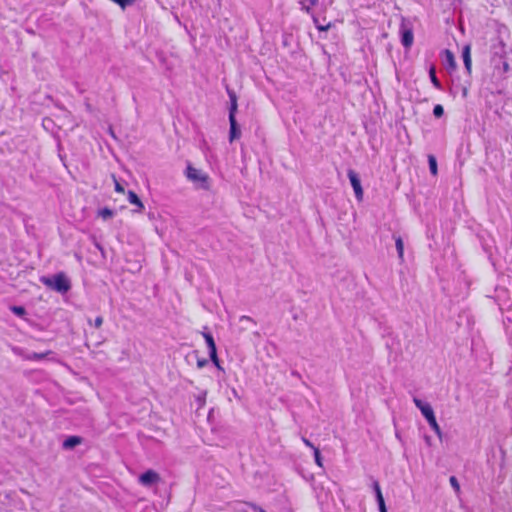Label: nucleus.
<instances>
[{"label": "nucleus", "instance_id": "obj_9", "mask_svg": "<svg viewBox=\"0 0 512 512\" xmlns=\"http://www.w3.org/2000/svg\"><path fill=\"white\" fill-rule=\"evenodd\" d=\"M462 57H463V62H464L465 68H466L467 72L470 73L471 66H472L470 45L464 46L463 51H462Z\"/></svg>", "mask_w": 512, "mask_h": 512}, {"label": "nucleus", "instance_id": "obj_6", "mask_svg": "<svg viewBox=\"0 0 512 512\" xmlns=\"http://www.w3.org/2000/svg\"><path fill=\"white\" fill-rule=\"evenodd\" d=\"M229 123H230L229 141L233 142L234 140L240 138L241 129L238 126L235 116L229 115Z\"/></svg>", "mask_w": 512, "mask_h": 512}, {"label": "nucleus", "instance_id": "obj_14", "mask_svg": "<svg viewBox=\"0 0 512 512\" xmlns=\"http://www.w3.org/2000/svg\"><path fill=\"white\" fill-rule=\"evenodd\" d=\"M395 238V246L398 252L399 259L403 261L404 259V243L400 236L394 237Z\"/></svg>", "mask_w": 512, "mask_h": 512}, {"label": "nucleus", "instance_id": "obj_31", "mask_svg": "<svg viewBox=\"0 0 512 512\" xmlns=\"http://www.w3.org/2000/svg\"><path fill=\"white\" fill-rule=\"evenodd\" d=\"M208 363V360L207 359H198L197 360V366L198 368H203L204 366H206Z\"/></svg>", "mask_w": 512, "mask_h": 512}, {"label": "nucleus", "instance_id": "obj_16", "mask_svg": "<svg viewBox=\"0 0 512 512\" xmlns=\"http://www.w3.org/2000/svg\"><path fill=\"white\" fill-rule=\"evenodd\" d=\"M427 422L429 423V425L432 428V430L436 433V435L441 439L442 438V431H441V428H440V426L438 425V423L436 421V417L434 416V417L428 419Z\"/></svg>", "mask_w": 512, "mask_h": 512}, {"label": "nucleus", "instance_id": "obj_10", "mask_svg": "<svg viewBox=\"0 0 512 512\" xmlns=\"http://www.w3.org/2000/svg\"><path fill=\"white\" fill-rule=\"evenodd\" d=\"M205 341L207 343V346L209 348V356L210 358H216V344L211 334L204 333L203 334Z\"/></svg>", "mask_w": 512, "mask_h": 512}, {"label": "nucleus", "instance_id": "obj_33", "mask_svg": "<svg viewBox=\"0 0 512 512\" xmlns=\"http://www.w3.org/2000/svg\"><path fill=\"white\" fill-rule=\"evenodd\" d=\"M302 441H303V443H304L307 447H309V448H311V449H313V450H314V448H316V447H315V446H314V445H313V444H312L308 439L303 438V439H302Z\"/></svg>", "mask_w": 512, "mask_h": 512}, {"label": "nucleus", "instance_id": "obj_25", "mask_svg": "<svg viewBox=\"0 0 512 512\" xmlns=\"http://www.w3.org/2000/svg\"><path fill=\"white\" fill-rule=\"evenodd\" d=\"M12 311L18 316H23L25 314V309L22 306H13Z\"/></svg>", "mask_w": 512, "mask_h": 512}, {"label": "nucleus", "instance_id": "obj_21", "mask_svg": "<svg viewBox=\"0 0 512 512\" xmlns=\"http://www.w3.org/2000/svg\"><path fill=\"white\" fill-rule=\"evenodd\" d=\"M429 73H430L431 81L434 84V86L437 88H440V82L435 75V69L433 67L430 69Z\"/></svg>", "mask_w": 512, "mask_h": 512}, {"label": "nucleus", "instance_id": "obj_3", "mask_svg": "<svg viewBox=\"0 0 512 512\" xmlns=\"http://www.w3.org/2000/svg\"><path fill=\"white\" fill-rule=\"evenodd\" d=\"M161 480V477L159 473L156 471L150 469L144 472L139 476V482L146 487L152 486L154 484L159 483Z\"/></svg>", "mask_w": 512, "mask_h": 512}, {"label": "nucleus", "instance_id": "obj_36", "mask_svg": "<svg viewBox=\"0 0 512 512\" xmlns=\"http://www.w3.org/2000/svg\"><path fill=\"white\" fill-rule=\"evenodd\" d=\"M380 512H387L386 506L379 507Z\"/></svg>", "mask_w": 512, "mask_h": 512}, {"label": "nucleus", "instance_id": "obj_13", "mask_svg": "<svg viewBox=\"0 0 512 512\" xmlns=\"http://www.w3.org/2000/svg\"><path fill=\"white\" fill-rule=\"evenodd\" d=\"M444 61L452 69L456 68V61L453 53L450 50H445Z\"/></svg>", "mask_w": 512, "mask_h": 512}, {"label": "nucleus", "instance_id": "obj_30", "mask_svg": "<svg viewBox=\"0 0 512 512\" xmlns=\"http://www.w3.org/2000/svg\"><path fill=\"white\" fill-rule=\"evenodd\" d=\"M248 505L252 508V510H253L254 512H266L264 509H262L261 507H259V506H258V505H256V504L249 503Z\"/></svg>", "mask_w": 512, "mask_h": 512}, {"label": "nucleus", "instance_id": "obj_26", "mask_svg": "<svg viewBox=\"0 0 512 512\" xmlns=\"http://www.w3.org/2000/svg\"><path fill=\"white\" fill-rule=\"evenodd\" d=\"M240 322L247 327L248 324H254V321L248 316H242Z\"/></svg>", "mask_w": 512, "mask_h": 512}, {"label": "nucleus", "instance_id": "obj_8", "mask_svg": "<svg viewBox=\"0 0 512 512\" xmlns=\"http://www.w3.org/2000/svg\"><path fill=\"white\" fill-rule=\"evenodd\" d=\"M127 196L128 201L137 207L136 209L133 210L134 213H139L144 209L143 202L134 191H128Z\"/></svg>", "mask_w": 512, "mask_h": 512}, {"label": "nucleus", "instance_id": "obj_20", "mask_svg": "<svg viewBox=\"0 0 512 512\" xmlns=\"http://www.w3.org/2000/svg\"><path fill=\"white\" fill-rule=\"evenodd\" d=\"M449 482L453 489L456 491V493L460 492V484L455 476H451L449 479Z\"/></svg>", "mask_w": 512, "mask_h": 512}, {"label": "nucleus", "instance_id": "obj_37", "mask_svg": "<svg viewBox=\"0 0 512 512\" xmlns=\"http://www.w3.org/2000/svg\"><path fill=\"white\" fill-rule=\"evenodd\" d=\"M503 68H504V71H508L509 70L508 63H504Z\"/></svg>", "mask_w": 512, "mask_h": 512}, {"label": "nucleus", "instance_id": "obj_11", "mask_svg": "<svg viewBox=\"0 0 512 512\" xmlns=\"http://www.w3.org/2000/svg\"><path fill=\"white\" fill-rule=\"evenodd\" d=\"M82 443V438L79 436H70L63 442V448L73 449L77 445Z\"/></svg>", "mask_w": 512, "mask_h": 512}, {"label": "nucleus", "instance_id": "obj_27", "mask_svg": "<svg viewBox=\"0 0 512 512\" xmlns=\"http://www.w3.org/2000/svg\"><path fill=\"white\" fill-rule=\"evenodd\" d=\"M376 498H377V502H378V506L379 507L386 506L381 491H378V494H376Z\"/></svg>", "mask_w": 512, "mask_h": 512}, {"label": "nucleus", "instance_id": "obj_7", "mask_svg": "<svg viewBox=\"0 0 512 512\" xmlns=\"http://www.w3.org/2000/svg\"><path fill=\"white\" fill-rule=\"evenodd\" d=\"M401 31H402L401 42H402L403 46H405L406 48L411 47V45L413 44V40H414L412 30L410 28H407L406 25L404 23H402Z\"/></svg>", "mask_w": 512, "mask_h": 512}, {"label": "nucleus", "instance_id": "obj_28", "mask_svg": "<svg viewBox=\"0 0 512 512\" xmlns=\"http://www.w3.org/2000/svg\"><path fill=\"white\" fill-rule=\"evenodd\" d=\"M376 498H377V502H378V506L379 507L386 506L381 491H378V494H376Z\"/></svg>", "mask_w": 512, "mask_h": 512}, {"label": "nucleus", "instance_id": "obj_22", "mask_svg": "<svg viewBox=\"0 0 512 512\" xmlns=\"http://www.w3.org/2000/svg\"><path fill=\"white\" fill-rule=\"evenodd\" d=\"M314 457H315V462H316V464H317L319 467H323L322 458H321L320 451H319V449H318V448H314Z\"/></svg>", "mask_w": 512, "mask_h": 512}, {"label": "nucleus", "instance_id": "obj_12", "mask_svg": "<svg viewBox=\"0 0 512 512\" xmlns=\"http://www.w3.org/2000/svg\"><path fill=\"white\" fill-rule=\"evenodd\" d=\"M228 95L230 98L229 115L235 116V114L237 112V108H238L237 96H236L235 92L230 91V90L228 91Z\"/></svg>", "mask_w": 512, "mask_h": 512}, {"label": "nucleus", "instance_id": "obj_32", "mask_svg": "<svg viewBox=\"0 0 512 512\" xmlns=\"http://www.w3.org/2000/svg\"><path fill=\"white\" fill-rule=\"evenodd\" d=\"M212 360V362L215 364V366L219 369V370H223V368L221 367L220 363H219V359H218V356L216 355V358H210Z\"/></svg>", "mask_w": 512, "mask_h": 512}, {"label": "nucleus", "instance_id": "obj_15", "mask_svg": "<svg viewBox=\"0 0 512 512\" xmlns=\"http://www.w3.org/2000/svg\"><path fill=\"white\" fill-rule=\"evenodd\" d=\"M48 354H50V351L44 352V353H26L24 355V358L26 360H42L44 359Z\"/></svg>", "mask_w": 512, "mask_h": 512}, {"label": "nucleus", "instance_id": "obj_29", "mask_svg": "<svg viewBox=\"0 0 512 512\" xmlns=\"http://www.w3.org/2000/svg\"><path fill=\"white\" fill-rule=\"evenodd\" d=\"M102 324H103V317H101V316L96 317V319L94 320V326L96 328H100Z\"/></svg>", "mask_w": 512, "mask_h": 512}, {"label": "nucleus", "instance_id": "obj_4", "mask_svg": "<svg viewBox=\"0 0 512 512\" xmlns=\"http://www.w3.org/2000/svg\"><path fill=\"white\" fill-rule=\"evenodd\" d=\"M348 178L351 182V185L353 187L354 193L356 198L361 201L363 199V189L361 186L360 179L355 171L349 170L348 171Z\"/></svg>", "mask_w": 512, "mask_h": 512}, {"label": "nucleus", "instance_id": "obj_23", "mask_svg": "<svg viewBox=\"0 0 512 512\" xmlns=\"http://www.w3.org/2000/svg\"><path fill=\"white\" fill-rule=\"evenodd\" d=\"M112 178L115 185V191L118 193H125L124 187L117 181L116 177L113 175Z\"/></svg>", "mask_w": 512, "mask_h": 512}, {"label": "nucleus", "instance_id": "obj_1", "mask_svg": "<svg viewBox=\"0 0 512 512\" xmlns=\"http://www.w3.org/2000/svg\"><path fill=\"white\" fill-rule=\"evenodd\" d=\"M42 283L60 293H66L71 287L69 280L62 273L52 278L44 277L42 278Z\"/></svg>", "mask_w": 512, "mask_h": 512}, {"label": "nucleus", "instance_id": "obj_19", "mask_svg": "<svg viewBox=\"0 0 512 512\" xmlns=\"http://www.w3.org/2000/svg\"><path fill=\"white\" fill-rule=\"evenodd\" d=\"M428 162H429V168H430L431 173L433 175H436L437 174V162H436L435 157L430 155L428 157Z\"/></svg>", "mask_w": 512, "mask_h": 512}, {"label": "nucleus", "instance_id": "obj_5", "mask_svg": "<svg viewBox=\"0 0 512 512\" xmlns=\"http://www.w3.org/2000/svg\"><path fill=\"white\" fill-rule=\"evenodd\" d=\"M413 402L416 405V407L421 411L422 415L426 418V420L435 416L430 404L425 403L418 398H414Z\"/></svg>", "mask_w": 512, "mask_h": 512}, {"label": "nucleus", "instance_id": "obj_17", "mask_svg": "<svg viewBox=\"0 0 512 512\" xmlns=\"http://www.w3.org/2000/svg\"><path fill=\"white\" fill-rule=\"evenodd\" d=\"M98 214L103 220H108L114 216V211L109 208H103Z\"/></svg>", "mask_w": 512, "mask_h": 512}, {"label": "nucleus", "instance_id": "obj_2", "mask_svg": "<svg viewBox=\"0 0 512 512\" xmlns=\"http://www.w3.org/2000/svg\"><path fill=\"white\" fill-rule=\"evenodd\" d=\"M187 178L192 181L198 188L208 189L209 188V177L202 170L194 168L192 166L187 167L186 172Z\"/></svg>", "mask_w": 512, "mask_h": 512}, {"label": "nucleus", "instance_id": "obj_35", "mask_svg": "<svg viewBox=\"0 0 512 512\" xmlns=\"http://www.w3.org/2000/svg\"><path fill=\"white\" fill-rule=\"evenodd\" d=\"M373 488H374L375 494H378V491H381L380 485L377 481L374 482Z\"/></svg>", "mask_w": 512, "mask_h": 512}, {"label": "nucleus", "instance_id": "obj_34", "mask_svg": "<svg viewBox=\"0 0 512 512\" xmlns=\"http://www.w3.org/2000/svg\"><path fill=\"white\" fill-rule=\"evenodd\" d=\"M317 28H318V30H320V31H327V30L330 28V24H327V25H325V26H323V25H318V26H317Z\"/></svg>", "mask_w": 512, "mask_h": 512}, {"label": "nucleus", "instance_id": "obj_38", "mask_svg": "<svg viewBox=\"0 0 512 512\" xmlns=\"http://www.w3.org/2000/svg\"><path fill=\"white\" fill-rule=\"evenodd\" d=\"M311 6H314L317 2V0H308Z\"/></svg>", "mask_w": 512, "mask_h": 512}, {"label": "nucleus", "instance_id": "obj_24", "mask_svg": "<svg viewBox=\"0 0 512 512\" xmlns=\"http://www.w3.org/2000/svg\"><path fill=\"white\" fill-rule=\"evenodd\" d=\"M444 113V109L441 105H436L433 109V114L435 115V117L439 118L443 115Z\"/></svg>", "mask_w": 512, "mask_h": 512}, {"label": "nucleus", "instance_id": "obj_18", "mask_svg": "<svg viewBox=\"0 0 512 512\" xmlns=\"http://www.w3.org/2000/svg\"><path fill=\"white\" fill-rule=\"evenodd\" d=\"M110 1L117 4L122 9H125L128 6L133 5L137 0H110Z\"/></svg>", "mask_w": 512, "mask_h": 512}]
</instances>
